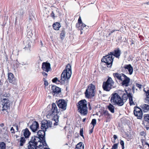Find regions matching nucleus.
Here are the masks:
<instances>
[{
	"mask_svg": "<svg viewBox=\"0 0 149 149\" xmlns=\"http://www.w3.org/2000/svg\"><path fill=\"white\" fill-rule=\"evenodd\" d=\"M47 146L46 141H43L41 139L37 136H32L27 144L26 149H42L44 146Z\"/></svg>",
	"mask_w": 149,
	"mask_h": 149,
	"instance_id": "1",
	"label": "nucleus"
},
{
	"mask_svg": "<svg viewBox=\"0 0 149 149\" xmlns=\"http://www.w3.org/2000/svg\"><path fill=\"white\" fill-rule=\"evenodd\" d=\"M121 52L119 48L115 49L107 55L103 56L101 60L102 62L105 63L108 67H111L114 56L118 58L120 56Z\"/></svg>",
	"mask_w": 149,
	"mask_h": 149,
	"instance_id": "2",
	"label": "nucleus"
},
{
	"mask_svg": "<svg viewBox=\"0 0 149 149\" xmlns=\"http://www.w3.org/2000/svg\"><path fill=\"white\" fill-rule=\"evenodd\" d=\"M72 74L71 66L69 64H68L66 69L64 70L61 75L60 83L62 84H67L69 81V79L71 77Z\"/></svg>",
	"mask_w": 149,
	"mask_h": 149,
	"instance_id": "3",
	"label": "nucleus"
},
{
	"mask_svg": "<svg viewBox=\"0 0 149 149\" xmlns=\"http://www.w3.org/2000/svg\"><path fill=\"white\" fill-rule=\"evenodd\" d=\"M110 102L113 104L120 106H123L124 104L121 94L116 92L113 93L111 95Z\"/></svg>",
	"mask_w": 149,
	"mask_h": 149,
	"instance_id": "4",
	"label": "nucleus"
},
{
	"mask_svg": "<svg viewBox=\"0 0 149 149\" xmlns=\"http://www.w3.org/2000/svg\"><path fill=\"white\" fill-rule=\"evenodd\" d=\"M113 75L116 79H117L119 81H122V86H128L130 79L124 74L116 72L113 73Z\"/></svg>",
	"mask_w": 149,
	"mask_h": 149,
	"instance_id": "5",
	"label": "nucleus"
},
{
	"mask_svg": "<svg viewBox=\"0 0 149 149\" xmlns=\"http://www.w3.org/2000/svg\"><path fill=\"white\" fill-rule=\"evenodd\" d=\"M87 102L85 100H80L77 104L78 111L83 116H85L88 113Z\"/></svg>",
	"mask_w": 149,
	"mask_h": 149,
	"instance_id": "6",
	"label": "nucleus"
},
{
	"mask_svg": "<svg viewBox=\"0 0 149 149\" xmlns=\"http://www.w3.org/2000/svg\"><path fill=\"white\" fill-rule=\"evenodd\" d=\"M47 120H43L41 121L40 128L41 130H39L37 133L38 137H40L43 141L45 140V132L48 129V126L47 125Z\"/></svg>",
	"mask_w": 149,
	"mask_h": 149,
	"instance_id": "7",
	"label": "nucleus"
},
{
	"mask_svg": "<svg viewBox=\"0 0 149 149\" xmlns=\"http://www.w3.org/2000/svg\"><path fill=\"white\" fill-rule=\"evenodd\" d=\"M95 86L92 84H89L85 93L86 97L90 99L95 96L96 93Z\"/></svg>",
	"mask_w": 149,
	"mask_h": 149,
	"instance_id": "8",
	"label": "nucleus"
},
{
	"mask_svg": "<svg viewBox=\"0 0 149 149\" xmlns=\"http://www.w3.org/2000/svg\"><path fill=\"white\" fill-rule=\"evenodd\" d=\"M114 84L111 77H109L105 82H104L102 84V88L104 91H109L113 87V85Z\"/></svg>",
	"mask_w": 149,
	"mask_h": 149,
	"instance_id": "9",
	"label": "nucleus"
},
{
	"mask_svg": "<svg viewBox=\"0 0 149 149\" xmlns=\"http://www.w3.org/2000/svg\"><path fill=\"white\" fill-rule=\"evenodd\" d=\"M57 106L62 111H65L66 109L67 103L65 100L63 99H60L56 101Z\"/></svg>",
	"mask_w": 149,
	"mask_h": 149,
	"instance_id": "10",
	"label": "nucleus"
},
{
	"mask_svg": "<svg viewBox=\"0 0 149 149\" xmlns=\"http://www.w3.org/2000/svg\"><path fill=\"white\" fill-rule=\"evenodd\" d=\"M134 113L137 118L141 119L142 117L143 113L142 109L139 107L136 106L134 108Z\"/></svg>",
	"mask_w": 149,
	"mask_h": 149,
	"instance_id": "11",
	"label": "nucleus"
},
{
	"mask_svg": "<svg viewBox=\"0 0 149 149\" xmlns=\"http://www.w3.org/2000/svg\"><path fill=\"white\" fill-rule=\"evenodd\" d=\"M2 107V110L3 111H7L10 109V104L9 101L8 99L3 98L1 100Z\"/></svg>",
	"mask_w": 149,
	"mask_h": 149,
	"instance_id": "12",
	"label": "nucleus"
},
{
	"mask_svg": "<svg viewBox=\"0 0 149 149\" xmlns=\"http://www.w3.org/2000/svg\"><path fill=\"white\" fill-rule=\"evenodd\" d=\"M60 111H58L57 109L56 104L53 103L52 105V108L48 111L47 115L49 116H53L56 113H59Z\"/></svg>",
	"mask_w": 149,
	"mask_h": 149,
	"instance_id": "13",
	"label": "nucleus"
},
{
	"mask_svg": "<svg viewBox=\"0 0 149 149\" xmlns=\"http://www.w3.org/2000/svg\"><path fill=\"white\" fill-rule=\"evenodd\" d=\"M125 91L126 93H124L122 95H121V98L123 99V101L126 100L128 98L129 103L130 105V91L129 90H125Z\"/></svg>",
	"mask_w": 149,
	"mask_h": 149,
	"instance_id": "14",
	"label": "nucleus"
},
{
	"mask_svg": "<svg viewBox=\"0 0 149 149\" xmlns=\"http://www.w3.org/2000/svg\"><path fill=\"white\" fill-rule=\"evenodd\" d=\"M42 69L44 71L48 72L51 70L50 63L48 62L43 63L42 64Z\"/></svg>",
	"mask_w": 149,
	"mask_h": 149,
	"instance_id": "15",
	"label": "nucleus"
},
{
	"mask_svg": "<svg viewBox=\"0 0 149 149\" xmlns=\"http://www.w3.org/2000/svg\"><path fill=\"white\" fill-rule=\"evenodd\" d=\"M30 127L33 132H36L39 128L38 123L36 121L33 122L32 125L30 126Z\"/></svg>",
	"mask_w": 149,
	"mask_h": 149,
	"instance_id": "16",
	"label": "nucleus"
},
{
	"mask_svg": "<svg viewBox=\"0 0 149 149\" xmlns=\"http://www.w3.org/2000/svg\"><path fill=\"white\" fill-rule=\"evenodd\" d=\"M14 76L13 73H8V80L10 83L14 85H16L17 80L14 78Z\"/></svg>",
	"mask_w": 149,
	"mask_h": 149,
	"instance_id": "17",
	"label": "nucleus"
},
{
	"mask_svg": "<svg viewBox=\"0 0 149 149\" xmlns=\"http://www.w3.org/2000/svg\"><path fill=\"white\" fill-rule=\"evenodd\" d=\"M51 89L54 96H56L57 95L59 94L61 92V88L55 85L52 86Z\"/></svg>",
	"mask_w": 149,
	"mask_h": 149,
	"instance_id": "18",
	"label": "nucleus"
},
{
	"mask_svg": "<svg viewBox=\"0 0 149 149\" xmlns=\"http://www.w3.org/2000/svg\"><path fill=\"white\" fill-rule=\"evenodd\" d=\"M25 13L24 11L22 9H21L17 12V16L16 17V19H19L22 21L23 19L24 15Z\"/></svg>",
	"mask_w": 149,
	"mask_h": 149,
	"instance_id": "19",
	"label": "nucleus"
},
{
	"mask_svg": "<svg viewBox=\"0 0 149 149\" xmlns=\"http://www.w3.org/2000/svg\"><path fill=\"white\" fill-rule=\"evenodd\" d=\"M22 132L23 133V135L25 138H28L31 135V132L27 128H26L22 130Z\"/></svg>",
	"mask_w": 149,
	"mask_h": 149,
	"instance_id": "20",
	"label": "nucleus"
},
{
	"mask_svg": "<svg viewBox=\"0 0 149 149\" xmlns=\"http://www.w3.org/2000/svg\"><path fill=\"white\" fill-rule=\"evenodd\" d=\"M142 111L144 112H147L149 111V105L144 104L140 106Z\"/></svg>",
	"mask_w": 149,
	"mask_h": 149,
	"instance_id": "21",
	"label": "nucleus"
},
{
	"mask_svg": "<svg viewBox=\"0 0 149 149\" xmlns=\"http://www.w3.org/2000/svg\"><path fill=\"white\" fill-rule=\"evenodd\" d=\"M103 115L105 117L107 118L106 122L109 121V119L111 118V115L109 113L108 111H104Z\"/></svg>",
	"mask_w": 149,
	"mask_h": 149,
	"instance_id": "22",
	"label": "nucleus"
},
{
	"mask_svg": "<svg viewBox=\"0 0 149 149\" xmlns=\"http://www.w3.org/2000/svg\"><path fill=\"white\" fill-rule=\"evenodd\" d=\"M24 137H22L20 138L19 141V145L20 146H22L26 142V139Z\"/></svg>",
	"mask_w": 149,
	"mask_h": 149,
	"instance_id": "23",
	"label": "nucleus"
},
{
	"mask_svg": "<svg viewBox=\"0 0 149 149\" xmlns=\"http://www.w3.org/2000/svg\"><path fill=\"white\" fill-rule=\"evenodd\" d=\"M107 108L111 113H114V107L112 104H110L108 106Z\"/></svg>",
	"mask_w": 149,
	"mask_h": 149,
	"instance_id": "24",
	"label": "nucleus"
},
{
	"mask_svg": "<svg viewBox=\"0 0 149 149\" xmlns=\"http://www.w3.org/2000/svg\"><path fill=\"white\" fill-rule=\"evenodd\" d=\"M84 145L81 142H79L76 146L75 149H84Z\"/></svg>",
	"mask_w": 149,
	"mask_h": 149,
	"instance_id": "25",
	"label": "nucleus"
},
{
	"mask_svg": "<svg viewBox=\"0 0 149 149\" xmlns=\"http://www.w3.org/2000/svg\"><path fill=\"white\" fill-rule=\"evenodd\" d=\"M53 27L54 29L55 30H58L61 27V26L59 23L56 22L53 24Z\"/></svg>",
	"mask_w": 149,
	"mask_h": 149,
	"instance_id": "26",
	"label": "nucleus"
},
{
	"mask_svg": "<svg viewBox=\"0 0 149 149\" xmlns=\"http://www.w3.org/2000/svg\"><path fill=\"white\" fill-rule=\"evenodd\" d=\"M58 113L55 114L53 116H50L53 118L52 120L54 121H58L59 116L57 115Z\"/></svg>",
	"mask_w": 149,
	"mask_h": 149,
	"instance_id": "27",
	"label": "nucleus"
},
{
	"mask_svg": "<svg viewBox=\"0 0 149 149\" xmlns=\"http://www.w3.org/2000/svg\"><path fill=\"white\" fill-rule=\"evenodd\" d=\"M6 144L4 142H0V149H6Z\"/></svg>",
	"mask_w": 149,
	"mask_h": 149,
	"instance_id": "28",
	"label": "nucleus"
},
{
	"mask_svg": "<svg viewBox=\"0 0 149 149\" xmlns=\"http://www.w3.org/2000/svg\"><path fill=\"white\" fill-rule=\"evenodd\" d=\"M65 33L64 30H63L61 32L60 34V37L61 39H63L65 36Z\"/></svg>",
	"mask_w": 149,
	"mask_h": 149,
	"instance_id": "29",
	"label": "nucleus"
},
{
	"mask_svg": "<svg viewBox=\"0 0 149 149\" xmlns=\"http://www.w3.org/2000/svg\"><path fill=\"white\" fill-rule=\"evenodd\" d=\"M144 120L145 121L149 122V114H144Z\"/></svg>",
	"mask_w": 149,
	"mask_h": 149,
	"instance_id": "30",
	"label": "nucleus"
},
{
	"mask_svg": "<svg viewBox=\"0 0 149 149\" xmlns=\"http://www.w3.org/2000/svg\"><path fill=\"white\" fill-rule=\"evenodd\" d=\"M79 25V26L80 28L79 29L81 31L83 30V29L86 26V25L82 22L81 23L80 25Z\"/></svg>",
	"mask_w": 149,
	"mask_h": 149,
	"instance_id": "31",
	"label": "nucleus"
},
{
	"mask_svg": "<svg viewBox=\"0 0 149 149\" xmlns=\"http://www.w3.org/2000/svg\"><path fill=\"white\" fill-rule=\"evenodd\" d=\"M124 68L125 69L128 70L129 72V73L130 74V64H129V65H125L124 66Z\"/></svg>",
	"mask_w": 149,
	"mask_h": 149,
	"instance_id": "32",
	"label": "nucleus"
},
{
	"mask_svg": "<svg viewBox=\"0 0 149 149\" xmlns=\"http://www.w3.org/2000/svg\"><path fill=\"white\" fill-rule=\"evenodd\" d=\"M52 81L53 83H55L56 84H59L60 81L59 80L57 77H55L52 80Z\"/></svg>",
	"mask_w": 149,
	"mask_h": 149,
	"instance_id": "33",
	"label": "nucleus"
},
{
	"mask_svg": "<svg viewBox=\"0 0 149 149\" xmlns=\"http://www.w3.org/2000/svg\"><path fill=\"white\" fill-rule=\"evenodd\" d=\"M47 125L48 126V129L49 127H52V122L50 120H47Z\"/></svg>",
	"mask_w": 149,
	"mask_h": 149,
	"instance_id": "34",
	"label": "nucleus"
},
{
	"mask_svg": "<svg viewBox=\"0 0 149 149\" xmlns=\"http://www.w3.org/2000/svg\"><path fill=\"white\" fill-rule=\"evenodd\" d=\"M91 123L93 125V127H94V126L96 125V119H93Z\"/></svg>",
	"mask_w": 149,
	"mask_h": 149,
	"instance_id": "35",
	"label": "nucleus"
},
{
	"mask_svg": "<svg viewBox=\"0 0 149 149\" xmlns=\"http://www.w3.org/2000/svg\"><path fill=\"white\" fill-rule=\"evenodd\" d=\"M145 102L149 104V96H146V97L145 100Z\"/></svg>",
	"mask_w": 149,
	"mask_h": 149,
	"instance_id": "36",
	"label": "nucleus"
},
{
	"mask_svg": "<svg viewBox=\"0 0 149 149\" xmlns=\"http://www.w3.org/2000/svg\"><path fill=\"white\" fill-rule=\"evenodd\" d=\"M118 143H115L112 146V149H117Z\"/></svg>",
	"mask_w": 149,
	"mask_h": 149,
	"instance_id": "37",
	"label": "nucleus"
},
{
	"mask_svg": "<svg viewBox=\"0 0 149 149\" xmlns=\"http://www.w3.org/2000/svg\"><path fill=\"white\" fill-rule=\"evenodd\" d=\"M31 47V43L30 42H27L26 45L25 46V47L30 48Z\"/></svg>",
	"mask_w": 149,
	"mask_h": 149,
	"instance_id": "38",
	"label": "nucleus"
},
{
	"mask_svg": "<svg viewBox=\"0 0 149 149\" xmlns=\"http://www.w3.org/2000/svg\"><path fill=\"white\" fill-rule=\"evenodd\" d=\"M137 105L136 103H134L132 97V94L131 93V105Z\"/></svg>",
	"mask_w": 149,
	"mask_h": 149,
	"instance_id": "39",
	"label": "nucleus"
},
{
	"mask_svg": "<svg viewBox=\"0 0 149 149\" xmlns=\"http://www.w3.org/2000/svg\"><path fill=\"white\" fill-rule=\"evenodd\" d=\"M144 91L146 93V96H149V89L147 90L146 91L145 88L143 89Z\"/></svg>",
	"mask_w": 149,
	"mask_h": 149,
	"instance_id": "40",
	"label": "nucleus"
},
{
	"mask_svg": "<svg viewBox=\"0 0 149 149\" xmlns=\"http://www.w3.org/2000/svg\"><path fill=\"white\" fill-rule=\"evenodd\" d=\"M136 43V41H135V40H132L131 42V46H133V47H134V45Z\"/></svg>",
	"mask_w": 149,
	"mask_h": 149,
	"instance_id": "41",
	"label": "nucleus"
},
{
	"mask_svg": "<svg viewBox=\"0 0 149 149\" xmlns=\"http://www.w3.org/2000/svg\"><path fill=\"white\" fill-rule=\"evenodd\" d=\"M83 131L82 129H81L80 130V135L84 138V136L83 135Z\"/></svg>",
	"mask_w": 149,
	"mask_h": 149,
	"instance_id": "42",
	"label": "nucleus"
},
{
	"mask_svg": "<svg viewBox=\"0 0 149 149\" xmlns=\"http://www.w3.org/2000/svg\"><path fill=\"white\" fill-rule=\"evenodd\" d=\"M120 144L122 146V149L124 148V141L122 140H120Z\"/></svg>",
	"mask_w": 149,
	"mask_h": 149,
	"instance_id": "43",
	"label": "nucleus"
},
{
	"mask_svg": "<svg viewBox=\"0 0 149 149\" xmlns=\"http://www.w3.org/2000/svg\"><path fill=\"white\" fill-rule=\"evenodd\" d=\"M141 141H142V145H143V142H144V143H145V144L146 145H147L149 148V144L147 142H145V141L144 140H142Z\"/></svg>",
	"mask_w": 149,
	"mask_h": 149,
	"instance_id": "44",
	"label": "nucleus"
},
{
	"mask_svg": "<svg viewBox=\"0 0 149 149\" xmlns=\"http://www.w3.org/2000/svg\"><path fill=\"white\" fill-rule=\"evenodd\" d=\"M78 22L79 25H80L81 23L82 22L81 17L80 16H79L78 19Z\"/></svg>",
	"mask_w": 149,
	"mask_h": 149,
	"instance_id": "45",
	"label": "nucleus"
},
{
	"mask_svg": "<svg viewBox=\"0 0 149 149\" xmlns=\"http://www.w3.org/2000/svg\"><path fill=\"white\" fill-rule=\"evenodd\" d=\"M136 86L137 87H138L139 88V89H141V87L142 86V85L141 84H139L137 83L136 84Z\"/></svg>",
	"mask_w": 149,
	"mask_h": 149,
	"instance_id": "46",
	"label": "nucleus"
},
{
	"mask_svg": "<svg viewBox=\"0 0 149 149\" xmlns=\"http://www.w3.org/2000/svg\"><path fill=\"white\" fill-rule=\"evenodd\" d=\"M50 15L51 16V17H52L53 18H54L55 17V15L53 11H52V13H51Z\"/></svg>",
	"mask_w": 149,
	"mask_h": 149,
	"instance_id": "47",
	"label": "nucleus"
},
{
	"mask_svg": "<svg viewBox=\"0 0 149 149\" xmlns=\"http://www.w3.org/2000/svg\"><path fill=\"white\" fill-rule=\"evenodd\" d=\"M10 131L12 133L14 134L15 133V130L13 127H12L10 129Z\"/></svg>",
	"mask_w": 149,
	"mask_h": 149,
	"instance_id": "48",
	"label": "nucleus"
},
{
	"mask_svg": "<svg viewBox=\"0 0 149 149\" xmlns=\"http://www.w3.org/2000/svg\"><path fill=\"white\" fill-rule=\"evenodd\" d=\"M132 91H133V93H134V91L135 89L136 90V91L137 90V88L136 89L135 87L134 86H133L132 88Z\"/></svg>",
	"mask_w": 149,
	"mask_h": 149,
	"instance_id": "49",
	"label": "nucleus"
},
{
	"mask_svg": "<svg viewBox=\"0 0 149 149\" xmlns=\"http://www.w3.org/2000/svg\"><path fill=\"white\" fill-rule=\"evenodd\" d=\"M44 84L45 86H47L48 85V83L47 81H45L44 82Z\"/></svg>",
	"mask_w": 149,
	"mask_h": 149,
	"instance_id": "50",
	"label": "nucleus"
},
{
	"mask_svg": "<svg viewBox=\"0 0 149 149\" xmlns=\"http://www.w3.org/2000/svg\"><path fill=\"white\" fill-rule=\"evenodd\" d=\"M42 74L44 77H47V74L45 72H42Z\"/></svg>",
	"mask_w": 149,
	"mask_h": 149,
	"instance_id": "51",
	"label": "nucleus"
},
{
	"mask_svg": "<svg viewBox=\"0 0 149 149\" xmlns=\"http://www.w3.org/2000/svg\"><path fill=\"white\" fill-rule=\"evenodd\" d=\"M20 64H21L22 65H27V63L26 62H22L21 63H20Z\"/></svg>",
	"mask_w": 149,
	"mask_h": 149,
	"instance_id": "52",
	"label": "nucleus"
},
{
	"mask_svg": "<svg viewBox=\"0 0 149 149\" xmlns=\"http://www.w3.org/2000/svg\"><path fill=\"white\" fill-rule=\"evenodd\" d=\"M94 127H93L92 128V129L90 130V131L89 132V134H91L93 132V129L94 128Z\"/></svg>",
	"mask_w": 149,
	"mask_h": 149,
	"instance_id": "53",
	"label": "nucleus"
},
{
	"mask_svg": "<svg viewBox=\"0 0 149 149\" xmlns=\"http://www.w3.org/2000/svg\"><path fill=\"white\" fill-rule=\"evenodd\" d=\"M55 122V123H54L53 125L54 126L57 125H58V122H57L56 121H54Z\"/></svg>",
	"mask_w": 149,
	"mask_h": 149,
	"instance_id": "54",
	"label": "nucleus"
},
{
	"mask_svg": "<svg viewBox=\"0 0 149 149\" xmlns=\"http://www.w3.org/2000/svg\"><path fill=\"white\" fill-rule=\"evenodd\" d=\"M140 134L141 136H144L145 135V132H141Z\"/></svg>",
	"mask_w": 149,
	"mask_h": 149,
	"instance_id": "55",
	"label": "nucleus"
},
{
	"mask_svg": "<svg viewBox=\"0 0 149 149\" xmlns=\"http://www.w3.org/2000/svg\"><path fill=\"white\" fill-rule=\"evenodd\" d=\"M113 137L115 140L117 138V136L116 135H114Z\"/></svg>",
	"mask_w": 149,
	"mask_h": 149,
	"instance_id": "56",
	"label": "nucleus"
},
{
	"mask_svg": "<svg viewBox=\"0 0 149 149\" xmlns=\"http://www.w3.org/2000/svg\"><path fill=\"white\" fill-rule=\"evenodd\" d=\"M115 31V30H113L112 31H111L109 34V36H110L111 33Z\"/></svg>",
	"mask_w": 149,
	"mask_h": 149,
	"instance_id": "57",
	"label": "nucleus"
},
{
	"mask_svg": "<svg viewBox=\"0 0 149 149\" xmlns=\"http://www.w3.org/2000/svg\"><path fill=\"white\" fill-rule=\"evenodd\" d=\"M133 71V68L132 67L131 65V74H132Z\"/></svg>",
	"mask_w": 149,
	"mask_h": 149,
	"instance_id": "58",
	"label": "nucleus"
},
{
	"mask_svg": "<svg viewBox=\"0 0 149 149\" xmlns=\"http://www.w3.org/2000/svg\"><path fill=\"white\" fill-rule=\"evenodd\" d=\"M16 130H17V132L18 130V125H17L16 126Z\"/></svg>",
	"mask_w": 149,
	"mask_h": 149,
	"instance_id": "59",
	"label": "nucleus"
},
{
	"mask_svg": "<svg viewBox=\"0 0 149 149\" xmlns=\"http://www.w3.org/2000/svg\"><path fill=\"white\" fill-rule=\"evenodd\" d=\"M147 122V124H146V126H149V122Z\"/></svg>",
	"mask_w": 149,
	"mask_h": 149,
	"instance_id": "60",
	"label": "nucleus"
},
{
	"mask_svg": "<svg viewBox=\"0 0 149 149\" xmlns=\"http://www.w3.org/2000/svg\"><path fill=\"white\" fill-rule=\"evenodd\" d=\"M86 120V118H83L82 120L83 122H84Z\"/></svg>",
	"mask_w": 149,
	"mask_h": 149,
	"instance_id": "61",
	"label": "nucleus"
},
{
	"mask_svg": "<svg viewBox=\"0 0 149 149\" xmlns=\"http://www.w3.org/2000/svg\"><path fill=\"white\" fill-rule=\"evenodd\" d=\"M40 43H41V46H43V44L42 43V41H40Z\"/></svg>",
	"mask_w": 149,
	"mask_h": 149,
	"instance_id": "62",
	"label": "nucleus"
},
{
	"mask_svg": "<svg viewBox=\"0 0 149 149\" xmlns=\"http://www.w3.org/2000/svg\"><path fill=\"white\" fill-rule=\"evenodd\" d=\"M43 80L44 81V82H45V81H47L46 78H43Z\"/></svg>",
	"mask_w": 149,
	"mask_h": 149,
	"instance_id": "63",
	"label": "nucleus"
},
{
	"mask_svg": "<svg viewBox=\"0 0 149 149\" xmlns=\"http://www.w3.org/2000/svg\"><path fill=\"white\" fill-rule=\"evenodd\" d=\"M146 128L147 130H148L149 129V127H146Z\"/></svg>",
	"mask_w": 149,
	"mask_h": 149,
	"instance_id": "64",
	"label": "nucleus"
}]
</instances>
